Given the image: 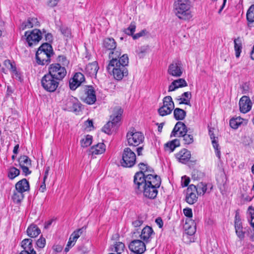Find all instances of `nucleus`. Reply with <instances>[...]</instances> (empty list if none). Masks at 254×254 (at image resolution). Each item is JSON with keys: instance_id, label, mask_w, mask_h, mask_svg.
I'll return each instance as SVG.
<instances>
[{"instance_id": "f257e3e1", "label": "nucleus", "mask_w": 254, "mask_h": 254, "mask_svg": "<svg viewBox=\"0 0 254 254\" xmlns=\"http://www.w3.org/2000/svg\"><path fill=\"white\" fill-rule=\"evenodd\" d=\"M190 0H174L173 11L179 19L188 20L192 17Z\"/></svg>"}, {"instance_id": "f03ea898", "label": "nucleus", "mask_w": 254, "mask_h": 254, "mask_svg": "<svg viewBox=\"0 0 254 254\" xmlns=\"http://www.w3.org/2000/svg\"><path fill=\"white\" fill-rule=\"evenodd\" d=\"M128 64V58L127 54H124L121 58V63L116 65L107 66L108 72L112 74L114 78L117 80H121L124 76L128 75V70L126 67Z\"/></svg>"}, {"instance_id": "7ed1b4c3", "label": "nucleus", "mask_w": 254, "mask_h": 254, "mask_svg": "<svg viewBox=\"0 0 254 254\" xmlns=\"http://www.w3.org/2000/svg\"><path fill=\"white\" fill-rule=\"evenodd\" d=\"M123 113V110L121 107L116 108L114 114L110 116L111 121H109L103 127L102 130L108 134H112L119 127Z\"/></svg>"}, {"instance_id": "20e7f679", "label": "nucleus", "mask_w": 254, "mask_h": 254, "mask_svg": "<svg viewBox=\"0 0 254 254\" xmlns=\"http://www.w3.org/2000/svg\"><path fill=\"white\" fill-rule=\"evenodd\" d=\"M126 138L129 146L134 147L142 143L144 139L143 134L137 131L134 128H131L127 133Z\"/></svg>"}, {"instance_id": "39448f33", "label": "nucleus", "mask_w": 254, "mask_h": 254, "mask_svg": "<svg viewBox=\"0 0 254 254\" xmlns=\"http://www.w3.org/2000/svg\"><path fill=\"white\" fill-rule=\"evenodd\" d=\"M136 159L135 153L130 148L126 147L122 153V158L120 160L121 165L126 168L132 167L135 164Z\"/></svg>"}, {"instance_id": "423d86ee", "label": "nucleus", "mask_w": 254, "mask_h": 254, "mask_svg": "<svg viewBox=\"0 0 254 254\" xmlns=\"http://www.w3.org/2000/svg\"><path fill=\"white\" fill-rule=\"evenodd\" d=\"M82 104L78 99L72 96H68L63 100V109L72 112H79L81 111Z\"/></svg>"}, {"instance_id": "0eeeda50", "label": "nucleus", "mask_w": 254, "mask_h": 254, "mask_svg": "<svg viewBox=\"0 0 254 254\" xmlns=\"http://www.w3.org/2000/svg\"><path fill=\"white\" fill-rule=\"evenodd\" d=\"M61 81L48 74H46L41 79V85L48 92H55L59 86Z\"/></svg>"}, {"instance_id": "6e6552de", "label": "nucleus", "mask_w": 254, "mask_h": 254, "mask_svg": "<svg viewBox=\"0 0 254 254\" xmlns=\"http://www.w3.org/2000/svg\"><path fill=\"white\" fill-rule=\"evenodd\" d=\"M47 73L61 81L65 76L66 70L65 68L60 64H52L49 65Z\"/></svg>"}, {"instance_id": "1a4fd4ad", "label": "nucleus", "mask_w": 254, "mask_h": 254, "mask_svg": "<svg viewBox=\"0 0 254 254\" xmlns=\"http://www.w3.org/2000/svg\"><path fill=\"white\" fill-rule=\"evenodd\" d=\"M184 127V130L181 132V137H183V141L185 144H190L193 142V137L192 135L187 134L188 132V127L186 125L182 122H178L175 125L171 134V137L176 136V131L179 130V127Z\"/></svg>"}, {"instance_id": "9d476101", "label": "nucleus", "mask_w": 254, "mask_h": 254, "mask_svg": "<svg viewBox=\"0 0 254 254\" xmlns=\"http://www.w3.org/2000/svg\"><path fill=\"white\" fill-rule=\"evenodd\" d=\"M80 99L88 105H92L96 101L94 88L91 85L86 86L83 92L80 94Z\"/></svg>"}, {"instance_id": "9b49d317", "label": "nucleus", "mask_w": 254, "mask_h": 254, "mask_svg": "<svg viewBox=\"0 0 254 254\" xmlns=\"http://www.w3.org/2000/svg\"><path fill=\"white\" fill-rule=\"evenodd\" d=\"M24 36L29 47L37 45L42 38V33L38 29H34L31 31H26Z\"/></svg>"}, {"instance_id": "f8f14e48", "label": "nucleus", "mask_w": 254, "mask_h": 254, "mask_svg": "<svg viewBox=\"0 0 254 254\" xmlns=\"http://www.w3.org/2000/svg\"><path fill=\"white\" fill-rule=\"evenodd\" d=\"M163 106L158 110L159 114L161 116L170 114L175 107L172 97L170 96L165 97L163 100Z\"/></svg>"}, {"instance_id": "ddd939ff", "label": "nucleus", "mask_w": 254, "mask_h": 254, "mask_svg": "<svg viewBox=\"0 0 254 254\" xmlns=\"http://www.w3.org/2000/svg\"><path fill=\"white\" fill-rule=\"evenodd\" d=\"M146 175L141 172H136L133 178L134 188L136 193H140L141 189L144 187L147 183Z\"/></svg>"}, {"instance_id": "4468645a", "label": "nucleus", "mask_w": 254, "mask_h": 254, "mask_svg": "<svg viewBox=\"0 0 254 254\" xmlns=\"http://www.w3.org/2000/svg\"><path fill=\"white\" fill-rule=\"evenodd\" d=\"M168 73L174 77H179L183 74L182 63L179 60H174L169 65L167 70Z\"/></svg>"}, {"instance_id": "2eb2a0df", "label": "nucleus", "mask_w": 254, "mask_h": 254, "mask_svg": "<svg viewBox=\"0 0 254 254\" xmlns=\"http://www.w3.org/2000/svg\"><path fill=\"white\" fill-rule=\"evenodd\" d=\"M158 188H159L146 183L141 189L140 193L142 192L145 197L153 199L156 197L158 194Z\"/></svg>"}, {"instance_id": "dca6fc26", "label": "nucleus", "mask_w": 254, "mask_h": 254, "mask_svg": "<svg viewBox=\"0 0 254 254\" xmlns=\"http://www.w3.org/2000/svg\"><path fill=\"white\" fill-rule=\"evenodd\" d=\"M130 251L136 254H142L146 250V246L143 242L139 240L132 241L128 245Z\"/></svg>"}, {"instance_id": "f3484780", "label": "nucleus", "mask_w": 254, "mask_h": 254, "mask_svg": "<svg viewBox=\"0 0 254 254\" xmlns=\"http://www.w3.org/2000/svg\"><path fill=\"white\" fill-rule=\"evenodd\" d=\"M84 81V75L81 72H76L69 81V88L72 90H75Z\"/></svg>"}, {"instance_id": "a211bd4d", "label": "nucleus", "mask_w": 254, "mask_h": 254, "mask_svg": "<svg viewBox=\"0 0 254 254\" xmlns=\"http://www.w3.org/2000/svg\"><path fill=\"white\" fill-rule=\"evenodd\" d=\"M197 189L196 186L194 185H190L187 189L186 195V201L190 204H193L197 201V196L196 193Z\"/></svg>"}, {"instance_id": "6ab92c4d", "label": "nucleus", "mask_w": 254, "mask_h": 254, "mask_svg": "<svg viewBox=\"0 0 254 254\" xmlns=\"http://www.w3.org/2000/svg\"><path fill=\"white\" fill-rule=\"evenodd\" d=\"M121 52L120 50L116 48L115 50H111V52L109 54V58L110 59L108 65L112 66L114 64H117L121 63Z\"/></svg>"}, {"instance_id": "aec40b11", "label": "nucleus", "mask_w": 254, "mask_h": 254, "mask_svg": "<svg viewBox=\"0 0 254 254\" xmlns=\"http://www.w3.org/2000/svg\"><path fill=\"white\" fill-rule=\"evenodd\" d=\"M239 107L241 112L246 113L249 112L252 108V102L249 97L243 96L240 100Z\"/></svg>"}, {"instance_id": "412c9836", "label": "nucleus", "mask_w": 254, "mask_h": 254, "mask_svg": "<svg viewBox=\"0 0 254 254\" xmlns=\"http://www.w3.org/2000/svg\"><path fill=\"white\" fill-rule=\"evenodd\" d=\"M52 55L49 54H44L42 52H37L36 59L37 63L39 65H47L51 62V57Z\"/></svg>"}, {"instance_id": "4be33fe9", "label": "nucleus", "mask_w": 254, "mask_h": 254, "mask_svg": "<svg viewBox=\"0 0 254 254\" xmlns=\"http://www.w3.org/2000/svg\"><path fill=\"white\" fill-rule=\"evenodd\" d=\"M177 159L181 163L186 164L191 157L190 152L187 149L184 148L175 155Z\"/></svg>"}, {"instance_id": "5701e85b", "label": "nucleus", "mask_w": 254, "mask_h": 254, "mask_svg": "<svg viewBox=\"0 0 254 254\" xmlns=\"http://www.w3.org/2000/svg\"><path fill=\"white\" fill-rule=\"evenodd\" d=\"M147 184L153 185L154 186L159 188L161 184V178L156 175L148 174L146 175Z\"/></svg>"}, {"instance_id": "b1692460", "label": "nucleus", "mask_w": 254, "mask_h": 254, "mask_svg": "<svg viewBox=\"0 0 254 254\" xmlns=\"http://www.w3.org/2000/svg\"><path fill=\"white\" fill-rule=\"evenodd\" d=\"M99 66L97 62L89 63L86 65L85 68L86 73L91 77H96Z\"/></svg>"}, {"instance_id": "393cba45", "label": "nucleus", "mask_w": 254, "mask_h": 254, "mask_svg": "<svg viewBox=\"0 0 254 254\" xmlns=\"http://www.w3.org/2000/svg\"><path fill=\"white\" fill-rule=\"evenodd\" d=\"M105 151V145L103 143H99L92 146L88 151V155H98Z\"/></svg>"}, {"instance_id": "a878e982", "label": "nucleus", "mask_w": 254, "mask_h": 254, "mask_svg": "<svg viewBox=\"0 0 254 254\" xmlns=\"http://www.w3.org/2000/svg\"><path fill=\"white\" fill-rule=\"evenodd\" d=\"M16 190L20 191V192H24L29 191L30 190V186L28 181L26 179H23L19 181L15 184Z\"/></svg>"}, {"instance_id": "bb28decb", "label": "nucleus", "mask_w": 254, "mask_h": 254, "mask_svg": "<svg viewBox=\"0 0 254 254\" xmlns=\"http://www.w3.org/2000/svg\"><path fill=\"white\" fill-rule=\"evenodd\" d=\"M32 242L31 239H25L22 241L21 246L23 249V251H28L30 254H36V251L33 248Z\"/></svg>"}, {"instance_id": "cd10ccee", "label": "nucleus", "mask_w": 254, "mask_h": 254, "mask_svg": "<svg viewBox=\"0 0 254 254\" xmlns=\"http://www.w3.org/2000/svg\"><path fill=\"white\" fill-rule=\"evenodd\" d=\"M117 47V43L113 38H105L103 41V48L106 50H115Z\"/></svg>"}, {"instance_id": "c85d7f7f", "label": "nucleus", "mask_w": 254, "mask_h": 254, "mask_svg": "<svg viewBox=\"0 0 254 254\" xmlns=\"http://www.w3.org/2000/svg\"><path fill=\"white\" fill-rule=\"evenodd\" d=\"M154 234L152 228L148 226H145L142 230L141 234L139 235L141 239L143 241L148 242L151 235Z\"/></svg>"}, {"instance_id": "c756f323", "label": "nucleus", "mask_w": 254, "mask_h": 254, "mask_svg": "<svg viewBox=\"0 0 254 254\" xmlns=\"http://www.w3.org/2000/svg\"><path fill=\"white\" fill-rule=\"evenodd\" d=\"M191 98L190 92H185L182 94L181 97L179 96L176 98V100L180 101L179 104H185L191 106L190 100Z\"/></svg>"}, {"instance_id": "7c9ffc66", "label": "nucleus", "mask_w": 254, "mask_h": 254, "mask_svg": "<svg viewBox=\"0 0 254 254\" xmlns=\"http://www.w3.org/2000/svg\"><path fill=\"white\" fill-rule=\"evenodd\" d=\"M40 233V229L37 225L34 224H32L29 226L27 230V234L28 236L31 238L36 237Z\"/></svg>"}, {"instance_id": "2f4dec72", "label": "nucleus", "mask_w": 254, "mask_h": 254, "mask_svg": "<svg viewBox=\"0 0 254 254\" xmlns=\"http://www.w3.org/2000/svg\"><path fill=\"white\" fill-rule=\"evenodd\" d=\"M207 186L210 187V190H211L213 188L211 184L207 185L206 183L203 182L198 183L196 186V189H197V191L196 192L197 195H204L205 193L206 192Z\"/></svg>"}, {"instance_id": "473e14b6", "label": "nucleus", "mask_w": 254, "mask_h": 254, "mask_svg": "<svg viewBox=\"0 0 254 254\" xmlns=\"http://www.w3.org/2000/svg\"><path fill=\"white\" fill-rule=\"evenodd\" d=\"M234 43L235 56L236 58H238L240 57L242 49V42L241 38L238 37L237 38L235 39Z\"/></svg>"}, {"instance_id": "72a5a7b5", "label": "nucleus", "mask_w": 254, "mask_h": 254, "mask_svg": "<svg viewBox=\"0 0 254 254\" xmlns=\"http://www.w3.org/2000/svg\"><path fill=\"white\" fill-rule=\"evenodd\" d=\"M42 52L44 54H49L50 55H53L54 51L52 46L48 43H45L43 44L38 49L37 52Z\"/></svg>"}, {"instance_id": "f704fd0d", "label": "nucleus", "mask_w": 254, "mask_h": 254, "mask_svg": "<svg viewBox=\"0 0 254 254\" xmlns=\"http://www.w3.org/2000/svg\"><path fill=\"white\" fill-rule=\"evenodd\" d=\"M186 116V112L183 109L177 108L174 110V118L177 120H183Z\"/></svg>"}, {"instance_id": "c9c22d12", "label": "nucleus", "mask_w": 254, "mask_h": 254, "mask_svg": "<svg viewBox=\"0 0 254 254\" xmlns=\"http://www.w3.org/2000/svg\"><path fill=\"white\" fill-rule=\"evenodd\" d=\"M39 23L37 18H29L26 22L23 23L22 26H24L23 29L26 28H30L33 27L34 26L38 25Z\"/></svg>"}, {"instance_id": "e433bc0d", "label": "nucleus", "mask_w": 254, "mask_h": 254, "mask_svg": "<svg viewBox=\"0 0 254 254\" xmlns=\"http://www.w3.org/2000/svg\"><path fill=\"white\" fill-rule=\"evenodd\" d=\"M165 145L166 150L168 148L170 152H173L177 147L180 146V141L178 139H175L167 142Z\"/></svg>"}, {"instance_id": "4c0bfd02", "label": "nucleus", "mask_w": 254, "mask_h": 254, "mask_svg": "<svg viewBox=\"0 0 254 254\" xmlns=\"http://www.w3.org/2000/svg\"><path fill=\"white\" fill-rule=\"evenodd\" d=\"M86 229V226H83L82 228L76 229L71 234L70 236L71 238L73 240V241H77L78 238L84 233L85 232V230Z\"/></svg>"}, {"instance_id": "58836bf2", "label": "nucleus", "mask_w": 254, "mask_h": 254, "mask_svg": "<svg viewBox=\"0 0 254 254\" xmlns=\"http://www.w3.org/2000/svg\"><path fill=\"white\" fill-rule=\"evenodd\" d=\"M18 161L19 166L32 165L31 159L26 155L20 156L18 159Z\"/></svg>"}, {"instance_id": "ea45409f", "label": "nucleus", "mask_w": 254, "mask_h": 254, "mask_svg": "<svg viewBox=\"0 0 254 254\" xmlns=\"http://www.w3.org/2000/svg\"><path fill=\"white\" fill-rule=\"evenodd\" d=\"M242 119L240 117L231 119L229 122L230 127L234 129L238 128L239 126L242 123Z\"/></svg>"}, {"instance_id": "a19ab883", "label": "nucleus", "mask_w": 254, "mask_h": 254, "mask_svg": "<svg viewBox=\"0 0 254 254\" xmlns=\"http://www.w3.org/2000/svg\"><path fill=\"white\" fill-rule=\"evenodd\" d=\"M93 137L92 135L87 134L85 136V138H83L80 142L81 146L82 147H87L90 146L92 142Z\"/></svg>"}, {"instance_id": "79ce46f5", "label": "nucleus", "mask_w": 254, "mask_h": 254, "mask_svg": "<svg viewBox=\"0 0 254 254\" xmlns=\"http://www.w3.org/2000/svg\"><path fill=\"white\" fill-rule=\"evenodd\" d=\"M125 246L124 243L122 242H117L114 246V249L112 251L117 254H122L125 251Z\"/></svg>"}, {"instance_id": "37998d69", "label": "nucleus", "mask_w": 254, "mask_h": 254, "mask_svg": "<svg viewBox=\"0 0 254 254\" xmlns=\"http://www.w3.org/2000/svg\"><path fill=\"white\" fill-rule=\"evenodd\" d=\"M247 19L250 23L254 22V4H253L249 8L247 13Z\"/></svg>"}, {"instance_id": "c03bdc74", "label": "nucleus", "mask_w": 254, "mask_h": 254, "mask_svg": "<svg viewBox=\"0 0 254 254\" xmlns=\"http://www.w3.org/2000/svg\"><path fill=\"white\" fill-rule=\"evenodd\" d=\"M59 30L61 33L67 38H70L71 37V30L65 26H61L59 28Z\"/></svg>"}, {"instance_id": "a18cd8bd", "label": "nucleus", "mask_w": 254, "mask_h": 254, "mask_svg": "<svg viewBox=\"0 0 254 254\" xmlns=\"http://www.w3.org/2000/svg\"><path fill=\"white\" fill-rule=\"evenodd\" d=\"M20 174V171L14 167H12L9 169L8 174V177L10 179H13Z\"/></svg>"}, {"instance_id": "49530a36", "label": "nucleus", "mask_w": 254, "mask_h": 254, "mask_svg": "<svg viewBox=\"0 0 254 254\" xmlns=\"http://www.w3.org/2000/svg\"><path fill=\"white\" fill-rule=\"evenodd\" d=\"M24 196V195L23 192L16 190V191L14 192L13 193L12 199L14 202H16V203H19L23 199Z\"/></svg>"}, {"instance_id": "de8ad7c7", "label": "nucleus", "mask_w": 254, "mask_h": 254, "mask_svg": "<svg viewBox=\"0 0 254 254\" xmlns=\"http://www.w3.org/2000/svg\"><path fill=\"white\" fill-rule=\"evenodd\" d=\"M212 144L214 149H215V152L216 153V156L218 158V159L221 158V151L217 139L213 140L211 141Z\"/></svg>"}, {"instance_id": "09e8293b", "label": "nucleus", "mask_w": 254, "mask_h": 254, "mask_svg": "<svg viewBox=\"0 0 254 254\" xmlns=\"http://www.w3.org/2000/svg\"><path fill=\"white\" fill-rule=\"evenodd\" d=\"M136 26L134 22H131L127 28L124 29V32L128 35H131L133 36V33L135 30Z\"/></svg>"}, {"instance_id": "8fccbe9b", "label": "nucleus", "mask_w": 254, "mask_h": 254, "mask_svg": "<svg viewBox=\"0 0 254 254\" xmlns=\"http://www.w3.org/2000/svg\"><path fill=\"white\" fill-rule=\"evenodd\" d=\"M173 81H177L175 83L176 85L178 88L186 87L188 86V83L184 78H179L177 80H175Z\"/></svg>"}, {"instance_id": "3c124183", "label": "nucleus", "mask_w": 254, "mask_h": 254, "mask_svg": "<svg viewBox=\"0 0 254 254\" xmlns=\"http://www.w3.org/2000/svg\"><path fill=\"white\" fill-rule=\"evenodd\" d=\"M57 61L58 62L62 63L64 65H67L69 63V62L67 60L66 57L64 55L59 56L57 58Z\"/></svg>"}, {"instance_id": "603ef678", "label": "nucleus", "mask_w": 254, "mask_h": 254, "mask_svg": "<svg viewBox=\"0 0 254 254\" xmlns=\"http://www.w3.org/2000/svg\"><path fill=\"white\" fill-rule=\"evenodd\" d=\"M42 35L43 34L45 35V40L46 41H47L49 43L52 42V41L53 40V37L51 33H46V31L45 29L43 30V32H42Z\"/></svg>"}, {"instance_id": "864d4df0", "label": "nucleus", "mask_w": 254, "mask_h": 254, "mask_svg": "<svg viewBox=\"0 0 254 254\" xmlns=\"http://www.w3.org/2000/svg\"><path fill=\"white\" fill-rule=\"evenodd\" d=\"M46 245V240L45 238L41 237L36 242V245L39 248H43Z\"/></svg>"}, {"instance_id": "5fc2aeb1", "label": "nucleus", "mask_w": 254, "mask_h": 254, "mask_svg": "<svg viewBox=\"0 0 254 254\" xmlns=\"http://www.w3.org/2000/svg\"><path fill=\"white\" fill-rule=\"evenodd\" d=\"M236 233L238 238L241 240H243L245 238V232L243 231V228L235 229Z\"/></svg>"}, {"instance_id": "6e6d98bb", "label": "nucleus", "mask_w": 254, "mask_h": 254, "mask_svg": "<svg viewBox=\"0 0 254 254\" xmlns=\"http://www.w3.org/2000/svg\"><path fill=\"white\" fill-rule=\"evenodd\" d=\"M190 182V179L189 177H187L186 176H184L182 177V186L183 187H187L189 183Z\"/></svg>"}, {"instance_id": "4d7b16f0", "label": "nucleus", "mask_w": 254, "mask_h": 254, "mask_svg": "<svg viewBox=\"0 0 254 254\" xmlns=\"http://www.w3.org/2000/svg\"><path fill=\"white\" fill-rule=\"evenodd\" d=\"M147 31L146 29H143L140 32L133 35L132 38L133 39H137L140 37L145 36L147 34Z\"/></svg>"}, {"instance_id": "13d9d810", "label": "nucleus", "mask_w": 254, "mask_h": 254, "mask_svg": "<svg viewBox=\"0 0 254 254\" xmlns=\"http://www.w3.org/2000/svg\"><path fill=\"white\" fill-rule=\"evenodd\" d=\"M195 224L193 227L189 226L188 228H186V233L190 236L193 235L195 232Z\"/></svg>"}, {"instance_id": "bf43d9fd", "label": "nucleus", "mask_w": 254, "mask_h": 254, "mask_svg": "<svg viewBox=\"0 0 254 254\" xmlns=\"http://www.w3.org/2000/svg\"><path fill=\"white\" fill-rule=\"evenodd\" d=\"M8 63V67L11 70V71L14 73L15 74H17L18 75V72H17L16 71V67H15V66L14 65H13L10 62L9 60L7 61H5V64L6 65V63Z\"/></svg>"}, {"instance_id": "052dcab7", "label": "nucleus", "mask_w": 254, "mask_h": 254, "mask_svg": "<svg viewBox=\"0 0 254 254\" xmlns=\"http://www.w3.org/2000/svg\"><path fill=\"white\" fill-rule=\"evenodd\" d=\"M183 212L184 215L189 218H191L192 217V212L191 208H186L184 209Z\"/></svg>"}, {"instance_id": "680f3d73", "label": "nucleus", "mask_w": 254, "mask_h": 254, "mask_svg": "<svg viewBox=\"0 0 254 254\" xmlns=\"http://www.w3.org/2000/svg\"><path fill=\"white\" fill-rule=\"evenodd\" d=\"M31 166H20L21 168L23 173L24 174L25 176H27L28 175H30L31 173V171L29 170V168Z\"/></svg>"}, {"instance_id": "e2e57ef3", "label": "nucleus", "mask_w": 254, "mask_h": 254, "mask_svg": "<svg viewBox=\"0 0 254 254\" xmlns=\"http://www.w3.org/2000/svg\"><path fill=\"white\" fill-rule=\"evenodd\" d=\"M59 1V0H48V5L51 7L56 6Z\"/></svg>"}, {"instance_id": "0e129e2a", "label": "nucleus", "mask_w": 254, "mask_h": 254, "mask_svg": "<svg viewBox=\"0 0 254 254\" xmlns=\"http://www.w3.org/2000/svg\"><path fill=\"white\" fill-rule=\"evenodd\" d=\"M148 165L147 164H144L143 163H140L138 164V167L139 169H140V171L139 172H141L142 173H143L145 174V170H146L147 167Z\"/></svg>"}, {"instance_id": "69168bd1", "label": "nucleus", "mask_w": 254, "mask_h": 254, "mask_svg": "<svg viewBox=\"0 0 254 254\" xmlns=\"http://www.w3.org/2000/svg\"><path fill=\"white\" fill-rule=\"evenodd\" d=\"M142 224L143 221L140 219L135 220L132 222V224L134 227H140Z\"/></svg>"}, {"instance_id": "338daca9", "label": "nucleus", "mask_w": 254, "mask_h": 254, "mask_svg": "<svg viewBox=\"0 0 254 254\" xmlns=\"http://www.w3.org/2000/svg\"><path fill=\"white\" fill-rule=\"evenodd\" d=\"M177 81H173L171 84L169 86L168 91L171 92L175 91L176 89H178L177 85H176L175 83Z\"/></svg>"}, {"instance_id": "774afa93", "label": "nucleus", "mask_w": 254, "mask_h": 254, "mask_svg": "<svg viewBox=\"0 0 254 254\" xmlns=\"http://www.w3.org/2000/svg\"><path fill=\"white\" fill-rule=\"evenodd\" d=\"M155 222L158 225L160 228H161L163 225V222L161 217H158L155 220Z\"/></svg>"}]
</instances>
